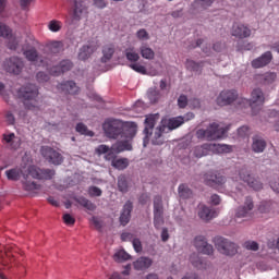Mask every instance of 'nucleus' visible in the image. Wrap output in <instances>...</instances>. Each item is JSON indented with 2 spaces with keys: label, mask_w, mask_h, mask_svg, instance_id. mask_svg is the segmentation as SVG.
Listing matches in <instances>:
<instances>
[{
  "label": "nucleus",
  "mask_w": 279,
  "mask_h": 279,
  "mask_svg": "<svg viewBox=\"0 0 279 279\" xmlns=\"http://www.w3.org/2000/svg\"><path fill=\"white\" fill-rule=\"evenodd\" d=\"M137 128L134 122H126L124 124L121 120H107L102 124V130L108 138H119L112 146V149L118 154L120 151H131L132 138L136 136Z\"/></svg>",
  "instance_id": "f257e3e1"
},
{
  "label": "nucleus",
  "mask_w": 279,
  "mask_h": 279,
  "mask_svg": "<svg viewBox=\"0 0 279 279\" xmlns=\"http://www.w3.org/2000/svg\"><path fill=\"white\" fill-rule=\"evenodd\" d=\"M218 106H230L236 101L240 108H252L253 114H256V110H260V106L265 104V94L263 89L255 88L251 93V99L239 97V93L234 89H225L217 97Z\"/></svg>",
  "instance_id": "f03ea898"
},
{
  "label": "nucleus",
  "mask_w": 279,
  "mask_h": 279,
  "mask_svg": "<svg viewBox=\"0 0 279 279\" xmlns=\"http://www.w3.org/2000/svg\"><path fill=\"white\" fill-rule=\"evenodd\" d=\"M28 174L24 177L23 181V189L24 191H27L28 193H32L33 191H39L40 185L37 184L34 181L27 180L31 175V178H34V180H52V178L56 175V170L53 169H43L38 168L37 166H31L27 169Z\"/></svg>",
  "instance_id": "7ed1b4c3"
},
{
  "label": "nucleus",
  "mask_w": 279,
  "mask_h": 279,
  "mask_svg": "<svg viewBox=\"0 0 279 279\" xmlns=\"http://www.w3.org/2000/svg\"><path fill=\"white\" fill-rule=\"evenodd\" d=\"M17 97L23 100L26 110H36L38 108V87L36 85L22 86L17 90Z\"/></svg>",
  "instance_id": "20e7f679"
},
{
  "label": "nucleus",
  "mask_w": 279,
  "mask_h": 279,
  "mask_svg": "<svg viewBox=\"0 0 279 279\" xmlns=\"http://www.w3.org/2000/svg\"><path fill=\"white\" fill-rule=\"evenodd\" d=\"M230 126L220 128L217 123H211L207 130L199 129L196 131L197 138H206V141H217L223 138L228 134Z\"/></svg>",
  "instance_id": "39448f33"
},
{
  "label": "nucleus",
  "mask_w": 279,
  "mask_h": 279,
  "mask_svg": "<svg viewBox=\"0 0 279 279\" xmlns=\"http://www.w3.org/2000/svg\"><path fill=\"white\" fill-rule=\"evenodd\" d=\"M209 151H218V154H230L232 146L226 144H203L194 148V156L196 158H204L208 156Z\"/></svg>",
  "instance_id": "423d86ee"
},
{
  "label": "nucleus",
  "mask_w": 279,
  "mask_h": 279,
  "mask_svg": "<svg viewBox=\"0 0 279 279\" xmlns=\"http://www.w3.org/2000/svg\"><path fill=\"white\" fill-rule=\"evenodd\" d=\"M213 243L215 244L218 252H220V254H225V256H234V254L238 252L234 242H231L223 236H215Z\"/></svg>",
  "instance_id": "0eeeda50"
},
{
  "label": "nucleus",
  "mask_w": 279,
  "mask_h": 279,
  "mask_svg": "<svg viewBox=\"0 0 279 279\" xmlns=\"http://www.w3.org/2000/svg\"><path fill=\"white\" fill-rule=\"evenodd\" d=\"M165 208L162 207V196L157 195L154 198V226L158 230L165 223Z\"/></svg>",
  "instance_id": "6e6552de"
},
{
  "label": "nucleus",
  "mask_w": 279,
  "mask_h": 279,
  "mask_svg": "<svg viewBox=\"0 0 279 279\" xmlns=\"http://www.w3.org/2000/svg\"><path fill=\"white\" fill-rule=\"evenodd\" d=\"M40 154L45 160H48L51 165H60L61 162H64V157H62V154H60L58 150L53 149L49 146H41Z\"/></svg>",
  "instance_id": "1a4fd4ad"
},
{
  "label": "nucleus",
  "mask_w": 279,
  "mask_h": 279,
  "mask_svg": "<svg viewBox=\"0 0 279 279\" xmlns=\"http://www.w3.org/2000/svg\"><path fill=\"white\" fill-rule=\"evenodd\" d=\"M158 119H160V114L155 113V114H149L146 116L145 119V129H144V147H147V145L149 144V136H151L154 134V128L156 126V123L158 122Z\"/></svg>",
  "instance_id": "9d476101"
},
{
  "label": "nucleus",
  "mask_w": 279,
  "mask_h": 279,
  "mask_svg": "<svg viewBox=\"0 0 279 279\" xmlns=\"http://www.w3.org/2000/svg\"><path fill=\"white\" fill-rule=\"evenodd\" d=\"M24 66L25 63H23V59L19 57H11L4 61L5 72L13 73V75H20Z\"/></svg>",
  "instance_id": "9b49d317"
},
{
  "label": "nucleus",
  "mask_w": 279,
  "mask_h": 279,
  "mask_svg": "<svg viewBox=\"0 0 279 279\" xmlns=\"http://www.w3.org/2000/svg\"><path fill=\"white\" fill-rule=\"evenodd\" d=\"M254 214V199L251 196H246L244 204L238 207L235 211L236 219H245Z\"/></svg>",
  "instance_id": "f8f14e48"
},
{
  "label": "nucleus",
  "mask_w": 279,
  "mask_h": 279,
  "mask_svg": "<svg viewBox=\"0 0 279 279\" xmlns=\"http://www.w3.org/2000/svg\"><path fill=\"white\" fill-rule=\"evenodd\" d=\"M203 180L207 186H211L213 189L226 184V177L221 175L219 172L209 171L204 174Z\"/></svg>",
  "instance_id": "ddd939ff"
},
{
  "label": "nucleus",
  "mask_w": 279,
  "mask_h": 279,
  "mask_svg": "<svg viewBox=\"0 0 279 279\" xmlns=\"http://www.w3.org/2000/svg\"><path fill=\"white\" fill-rule=\"evenodd\" d=\"M231 36L239 38V40L250 38L252 36V28L243 23L235 22L231 28Z\"/></svg>",
  "instance_id": "4468645a"
},
{
  "label": "nucleus",
  "mask_w": 279,
  "mask_h": 279,
  "mask_svg": "<svg viewBox=\"0 0 279 279\" xmlns=\"http://www.w3.org/2000/svg\"><path fill=\"white\" fill-rule=\"evenodd\" d=\"M194 247L201 254H206L207 256H210L215 252V248L211 244L206 241V236L204 235H197L194 239Z\"/></svg>",
  "instance_id": "2eb2a0df"
},
{
  "label": "nucleus",
  "mask_w": 279,
  "mask_h": 279,
  "mask_svg": "<svg viewBox=\"0 0 279 279\" xmlns=\"http://www.w3.org/2000/svg\"><path fill=\"white\" fill-rule=\"evenodd\" d=\"M0 38H7V40H10L8 45L9 49L14 50L19 46L16 38L12 34V28H10V26L5 25L3 22H0Z\"/></svg>",
  "instance_id": "dca6fc26"
},
{
  "label": "nucleus",
  "mask_w": 279,
  "mask_h": 279,
  "mask_svg": "<svg viewBox=\"0 0 279 279\" xmlns=\"http://www.w3.org/2000/svg\"><path fill=\"white\" fill-rule=\"evenodd\" d=\"M240 180L245 182L251 189L254 191H260L263 189V183L260 181L254 179L252 174L247 173V169L243 168L239 173Z\"/></svg>",
  "instance_id": "f3484780"
},
{
  "label": "nucleus",
  "mask_w": 279,
  "mask_h": 279,
  "mask_svg": "<svg viewBox=\"0 0 279 279\" xmlns=\"http://www.w3.org/2000/svg\"><path fill=\"white\" fill-rule=\"evenodd\" d=\"M71 69H73V62L69 59H64L60 61L58 65L50 69V74L54 76L62 75V73L71 71Z\"/></svg>",
  "instance_id": "a211bd4d"
},
{
  "label": "nucleus",
  "mask_w": 279,
  "mask_h": 279,
  "mask_svg": "<svg viewBox=\"0 0 279 279\" xmlns=\"http://www.w3.org/2000/svg\"><path fill=\"white\" fill-rule=\"evenodd\" d=\"M132 210H134V205L131 201H128L124 204L122 211L120 214L119 221L121 226H128V223H130V220L132 219Z\"/></svg>",
  "instance_id": "6ab92c4d"
},
{
  "label": "nucleus",
  "mask_w": 279,
  "mask_h": 279,
  "mask_svg": "<svg viewBox=\"0 0 279 279\" xmlns=\"http://www.w3.org/2000/svg\"><path fill=\"white\" fill-rule=\"evenodd\" d=\"M57 88L60 93H64L65 95H77L80 93V87H77V84L73 81L60 83Z\"/></svg>",
  "instance_id": "aec40b11"
},
{
  "label": "nucleus",
  "mask_w": 279,
  "mask_h": 279,
  "mask_svg": "<svg viewBox=\"0 0 279 279\" xmlns=\"http://www.w3.org/2000/svg\"><path fill=\"white\" fill-rule=\"evenodd\" d=\"M198 217L203 221H213L217 217V210L210 208L206 205H199L198 207Z\"/></svg>",
  "instance_id": "412c9836"
},
{
  "label": "nucleus",
  "mask_w": 279,
  "mask_h": 279,
  "mask_svg": "<svg viewBox=\"0 0 279 279\" xmlns=\"http://www.w3.org/2000/svg\"><path fill=\"white\" fill-rule=\"evenodd\" d=\"M271 60H274V54H271V51H266L260 57L252 61V66L253 69H263V66H267Z\"/></svg>",
  "instance_id": "4be33fe9"
},
{
  "label": "nucleus",
  "mask_w": 279,
  "mask_h": 279,
  "mask_svg": "<svg viewBox=\"0 0 279 279\" xmlns=\"http://www.w3.org/2000/svg\"><path fill=\"white\" fill-rule=\"evenodd\" d=\"M24 56L28 62H35V64H44L43 56L38 53V50L36 48H29L24 51Z\"/></svg>",
  "instance_id": "5701e85b"
},
{
  "label": "nucleus",
  "mask_w": 279,
  "mask_h": 279,
  "mask_svg": "<svg viewBox=\"0 0 279 279\" xmlns=\"http://www.w3.org/2000/svg\"><path fill=\"white\" fill-rule=\"evenodd\" d=\"M266 148L267 142L263 137L255 135L253 137L252 150L255 154H263V151H265Z\"/></svg>",
  "instance_id": "b1692460"
},
{
  "label": "nucleus",
  "mask_w": 279,
  "mask_h": 279,
  "mask_svg": "<svg viewBox=\"0 0 279 279\" xmlns=\"http://www.w3.org/2000/svg\"><path fill=\"white\" fill-rule=\"evenodd\" d=\"M153 263L154 260H151L149 257H140L133 263V267L136 269V271H145V269H149Z\"/></svg>",
  "instance_id": "393cba45"
},
{
  "label": "nucleus",
  "mask_w": 279,
  "mask_h": 279,
  "mask_svg": "<svg viewBox=\"0 0 279 279\" xmlns=\"http://www.w3.org/2000/svg\"><path fill=\"white\" fill-rule=\"evenodd\" d=\"M165 130H167V125L165 124H161L155 129L151 138L153 145H162V143H165V138L162 137V134H165Z\"/></svg>",
  "instance_id": "a878e982"
},
{
  "label": "nucleus",
  "mask_w": 279,
  "mask_h": 279,
  "mask_svg": "<svg viewBox=\"0 0 279 279\" xmlns=\"http://www.w3.org/2000/svg\"><path fill=\"white\" fill-rule=\"evenodd\" d=\"M97 51V46H83L78 51V60H88Z\"/></svg>",
  "instance_id": "bb28decb"
},
{
  "label": "nucleus",
  "mask_w": 279,
  "mask_h": 279,
  "mask_svg": "<svg viewBox=\"0 0 279 279\" xmlns=\"http://www.w3.org/2000/svg\"><path fill=\"white\" fill-rule=\"evenodd\" d=\"M74 202H76V204H80V206H83V208H86V210L93 211L97 208V206L93 202L84 196L75 197Z\"/></svg>",
  "instance_id": "cd10ccee"
},
{
  "label": "nucleus",
  "mask_w": 279,
  "mask_h": 279,
  "mask_svg": "<svg viewBox=\"0 0 279 279\" xmlns=\"http://www.w3.org/2000/svg\"><path fill=\"white\" fill-rule=\"evenodd\" d=\"M140 53L145 60H154V58H156V52H154V49L149 48L147 45H142L140 47Z\"/></svg>",
  "instance_id": "c85d7f7f"
},
{
  "label": "nucleus",
  "mask_w": 279,
  "mask_h": 279,
  "mask_svg": "<svg viewBox=\"0 0 279 279\" xmlns=\"http://www.w3.org/2000/svg\"><path fill=\"white\" fill-rule=\"evenodd\" d=\"M179 197L181 199H189L193 196V190L189 187L186 184L182 183L178 187Z\"/></svg>",
  "instance_id": "c756f323"
},
{
  "label": "nucleus",
  "mask_w": 279,
  "mask_h": 279,
  "mask_svg": "<svg viewBox=\"0 0 279 279\" xmlns=\"http://www.w3.org/2000/svg\"><path fill=\"white\" fill-rule=\"evenodd\" d=\"M185 66L189 71H194L195 73H202V69H204V62H195L193 60H186Z\"/></svg>",
  "instance_id": "7c9ffc66"
},
{
  "label": "nucleus",
  "mask_w": 279,
  "mask_h": 279,
  "mask_svg": "<svg viewBox=\"0 0 279 279\" xmlns=\"http://www.w3.org/2000/svg\"><path fill=\"white\" fill-rule=\"evenodd\" d=\"M111 165L114 169L123 171V169H128V167H130V160H128V158L113 159Z\"/></svg>",
  "instance_id": "2f4dec72"
},
{
  "label": "nucleus",
  "mask_w": 279,
  "mask_h": 279,
  "mask_svg": "<svg viewBox=\"0 0 279 279\" xmlns=\"http://www.w3.org/2000/svg\"><path fill=\"white\" fill-rule=\"evenodd\" d=\"M112 56H114V47L113 46H105L102 48L101 62H104V63L109 62V60H112Z\"/></svg>",
  "instance_id": "473e14b6"
},
{
  "label": "nucleus",
  "mask_w": 279,
  "mask_h": 279,
  "mask_svg": "<svg viewBox=\"0 0 279 279\" xmlns=\"http://www.w3.org/2000/svg\"><path fill=\"white\" fill-rule=\"evenodd\" d=\"M184 124V119L182 117H177V118H171L168 121V125L166 128H168V130H178V128H180V125Z\"/></svg>",
  "instance_id": "72a5a7b5"
},
{
  "label": "nucleus",
  "mask_w": 279,
  "mask_h": 279,
  "mask_svg": "<svg viewBox=\"0 0 279 279\" xmlns=\"http://www.w3.org/2000/svg\"><path fill=\"white\" fill-rule=\"evenodd\" d=\"M129 190L130 185L128 183V178H125V175H120L118 178V191H120V193H128Z\"/></svg>",
  "instance_id": "f704fd0d"
},
{
  "label": "nucleus",
  "mask_w": 279,
  "mask_h": 279,
  "mask_svg": "<svg viewBox=\"0 0 279 279\" xmlns=\"http://www.w3.org/2000/svg\"><path fill=\"white\" fill-rule=\"evenodd\" d=\"M190 263H192L193 267H196V269H206V267L204 266V262L202 260V258H199V255H197V253H193L190 256Z\"/></svg>",
  "instance_id": "c9c22d12"
},
{
  "label": "nucleus",
  "mask_w": 279,
  "mask_h": 279,
  "mask_svg": "<svg viewBox=\"0 0 279 279\" xmlns=\"http://www.w3.org/2000/svg\"><path fill=\"white\" fill-rule=\"evenodd\" d=\"M49 51L50 53H61V51H64V44L62 41H51L49 45Z\"/></svg>",
  "instance_id": "e433bc0d"
},
{
  "label": "nucleus",
  "mask_w": 279,
  "mask_h": 279,
  "mask_svg": "<svg viewBox=\"0 0 279 279\" xmlns=\"http://www.w3.org/2000/svg\"><path fill=\"white\" fill-rule=\"evenodd\" d=\"M130 258H132V256L130 254H128V252H125L123 250L118 251L113 255V260H116V263H123L124 260H130Z\"/></svg>",
  "instance_id": "4c0bfd02"
},
{
  "label": "nucleus",
  "mask_w": 279,
  "mask_h": 279,
  "mask_svg": "<svg viewBox=\"0 0 279 279\" xmlns=\"http://www.w3.org/2000/svg\"><path fill=\"white\" fill-rule=\"evenodd\" d=\"M76 132H78V134H83L84 136H95V133L90 130H88V126H86V124L84 123H77L76 124Z\"/></svg>",
  "instance_id": "58836bf2"
},
{
  "label": "nucleus",
  "mask_w": 279,
  "mask_h": 279,
  "mask_svg": "<svg viewBox=\"0 0 279 279\" xmlns=\"http://www.w3.org/2000/svg\"><path fill=\"white\" fill-rule=\"evenodd\" d=\"M278 80V75L275 72H267L263 75V84L269 86V84H274Z\"/></svg>",
  "instance_id": "ea45409f"
},
{
  "label": "nucleus",
  "mask_w": 279,
  "mask_h": 279,
  "mask_svg": "<svg viewBox=\"0 0 279 279\" xmlns=\"http://www.w3.org/2000/svg\"><path fill=\"white\" fill-rule=\"evenodd\" d=\"M147 97L150 101V104H157V101L160 99V90L156 88H150L147 92Z\"/></svg>",
  "instance_id": "a19ab883"
},
{
  "label": "nucleus",
  "mask_w": 279,
  "mask_h": 279,
  "mask_svg": "<svg viewBox=\"0 0 279 279\" xmlns=\"http://www.w3.org/2000/svg\"><path fill=\"white\" fill-rule=\"evenodd\" d=\"M125 56L129 62H138V60H141V56H138V53L134 51V48L126 49Z\"/></svg>",
  "instance_id": "79ce46f5"
},
{
  "label": "nucleus",
  "mask_w": 279,
  "mask_h": 279,
  "mask_svg": "<svg viewBox=\"0 0 279 279\" xmlns=\"http://www.w3.org/2000/svg\"><path fill=\"white\" fill-rule=\"evenodd\" d=\"M5 175L8 180H13L14 182H16V180L21 178V171H19V169L7 170Z\"/></svg>",
  "instance_id": "37998d69"
},
{
  "label": "nucleus",
  "mask_w": 279,
  "mask_h": 279,
  "mask_svg": "<svg viewBox=\"0 0 279 279\" xmlns=\"http://www.w3.org/2000/svg\"><path fill=\"white\" fill-rule=\"evenodd\" d=\"M269 119H275V121L269 120V123H275L274 128L276 132H279V112L276 110H271L269 113Z\"/></svg>",
  "instance_id": "c03bdc74"
},
{
  "label": "nucleus",
  "mask_w": 279,
  "mask_h": 279,
  "mask_svg": "<svg viewBox=\"0 0 279 279\" xmlns=\"http://www.w3.org/2000/svg\"><path fill=\"white\" fill-rule=\"evenodd\" d=\"M48 29H50V32H60V29H62V22L58 20L50 21L48 24Z\"/></svg>",
  "instance_id": "a18cd8bd"
},
{
  "label": "nucleus",
  "mask_w": 279,
  "mask_h": 279,
  "mask_svg": "<svg viewBox=\"0 0 279 279\" xmlns=\"http://www.w3.org/2000/svg\"><path fill=\"white\" fill-rule=\"evenodd\" d=\"M130 69L136 73H141V75H147V69L144 65H141V63H131Z\"/></svg>",
  "instance_id": "49530a36"
},
{
  "label": "nucleus",
  "mask_w": 279,
  "mask_h": 279,
  "mask_svg": "<svg viewBox=\"0 0 279 279\" xmlns=\"http://www.w3.org/2000/svg\"><path fill=\"white\" fill-rule=\"evenodd\" d=\"M132 245L136 254H141V252H143V242H141V239L135 238L132 242Z\"/></svg>",
  "instance_id": "de8ad7c7"
},
{
  "label": "nucleus",
  "mask_w": 279,
  "mask_h": 279,
  "mask_svg": "<svg viewBox=\"0 0 279 279\" xmlns=\"http://www.w3.org/2000/svg\"><path fill=\"white\" fill-rule=\"evenodd\" d=\"M135 239H136V235L131 232H123L121 234V241H124V242L129 241V242L133 243Z\"/></svg>",
  "instance_id": "09e8293b"
},
{
  "label": "nucleus",
  "mask_w": 279,
  "mask_h": 279,
  "mask_svg": "<svg viewBox=\"0 0 279 279\" xmlns=\"http://www.w3.org/2000/svg\"><path fill=\"white\" fill-rule=\"evenodd\" d=\"M238 136H240L241 138L250 136V128L244 125L238 129Z\"/></svg>",
  "instance_id": "8fccbe9b"
},
{
  "label": "nucleus",
  "mask_w": 279,
  "mask_h": 279,
  "mask_svg": "<svg viewBox=\"0 0 279 279\" xmlns=\"http://www.w3.org/2000/svg\"><path fill=\"white\" fill-rule=\"evenodd\" d=\"M101 189L97 186H90L88 190V194L90 195V197H101Z\"/></svg>",
  "instance_id": "3c124183"
},
{
  "label": "nucleus",
  "mask_w": 279,
  "mask_h": 279,
  "mask_svg": "<svg viewBox=\"0 0 279 279\" xmlns=\"http://www.w3.org/2000/svg\"><path fill=\"white\" fill-rule=\"evenodd\" d=\"M136 36L138 40H149V33L145 28L137 31Z\"/></svg>",
  "instance_id": "603ef678"
},
{
  "label": "nucleus",
  "mask_w": 279,
  "mask_h": 279,
  "mask_svg": "<svg viewBox=\"0 0 279 279\" xmlns=\"http://www.w3.org/2000/svg\"><path fill=\"white\" fill-rule=\"evenodd\" d=\"M215 0H196L195 2H194V5H195V8L197 7V4L198 5H202V8H210V5H213V2H214Z\"/></svg>",
  "instance_id": "864d4df0"
},
{
  "label": "nucleus",
  "mask_w": 279,
  "mask_h": 279,
  "mask_svg": "<svg viewBox=\"0 0 279 279\" xmlns=\"http://www.w3.org/2000/svg\"><path fill=\"white\" fill-rule=\"evenodd\" d=\"M244 247L246 250H251L252 252H258V244L254 241H247L244 243Z\"/></svg>",
  "instance_id": "5fc2aeb1"
},
{
  "label": "nucleus",
  "mask_w": 279,
  "mask_h": 279,
  "mask_svg": "<svg viewBox=\"0 0 279 279\" xmlns=\"http://www.w3.org/2000/svg\"><path fill=\"white\" fill-rule=\"evenodd\" d=\"M63 221L65 226H75V218L71 214H64Z\"/></svg>",
  "instance_id": "6e6d98bb"
},
{
  "label": "nucleus",
  "mask_w": 279,
  "mask_h": 279,
  "mask_svg": "<svg viewBox=\"0 0 279 279\" xmlns=\"http://www.w3.org/2000/svg\"><path fill=\"white\" fill-rule=\"evenodd\" d=\"M178 106L179 108H186V106H189V98L186 97V95H181L178 98Z\"/></svg>",
  "instance_id": "4d7b16f0"
},
{
  "label": "nucleus",
  "mask_w": 279,
  "mask_h": 279,
  "mask_svg": "<svg viewBox=\"0 0 279 279\" xmlns=\"http://www.w3.org/2000/svg\"><path fill=\"white\" fill-rule=\"evenodd\" d=\"M270 189L275 193H279V177H274V180H270Z\"/></svg>",
  "instance_id": "13d9d810"
},
{
  "label": "nucleus",
  "mask_w": 279,
  "mask_h": 279,
  "mask_svg": "<svg viewBox=\"0 0 279 279\" xmlns=\"http://www.w3.org/2000/svg\"><path fill=\"white\" fill-rule=\"evenodd\" d=\"M37 82H49V74L45 73V72H38L37 75Z\"/></svg>",
  "instance_id": "bf43d9fd"
},
{
  "label": "nucleus",
  "mask_w": 279,
  "mask_h": 279,
  "mask_svg": "<svg viewBox=\"0 0 279 279\" xmlns=\"http://www.w3.org/2000/svg\"><path fill=\"white\" fill-rule=\"evenodd\" d=\"M108 151H110V147H108L107 145H99L96 148V154H98L99 156H101V154H108Z\"/></svg>",
  "instance_id": "052dcab7"
},
{
  "label": "nucleus",
  "mask_w": 279,
  "mask_h": 279,
  "mask_svg": "<svg viewBox=\"0 0 279 279\" xmlns=\"http://www.w3.org/2000/svg\"><path fill=\"white\" fill-rule=\"evenodd\" d=\"M210 204H213V206H219L221 204V197L217 194H213L210 197Z\"/></svg>",
  "instance_id": "680f3d73"
},
{
  "label": "nucleus",
  "mask_w": 279,
  "mask_h": 279,
  "mask_svg": "<svg viewBox=\"0 0 279 279\" xmlns=\"http://www.w3.org/2000/svg\"><path fill=\"white\" fill-rule=\"evenodd\" d=\"M90 222L96 228V230H101L102 226H101V222L99 221V218L93 216L90 219Z\"/></svg>",
  "instance_id": "e2e57ef3"
},
{
  "label": "nucleus",
  "mask_w": 279,
  "mask_h": 279,
  "mask_svg": "<svg viewBox=\"0 0 279 279\" xmlns=\"http://www.w3.org/2000/svg\"><path fill=\"white\" fill-rule=\"evenodd\" d=\"M5 119H7V123H9V125H14L15 123V118L14 114H12V112L8 111L5 114Z\"/></svg>",
  "instance_id": "0e129e2a"
},
{
  "label": "nucleus",
  "mask_w": 279,
  "mask_h": 279,
  "mask_svg": "<svg viewBox=\"0 0 279 279\" xmlns=\"http://www.w3.org/2000/svg\"><path fill=\"white\" fill-rule=\"evenodd\" d=\"M161 240L163 241V243H166V241H169V230L167 228H163L161 231Z\"/></svg>",
  "instance_id": "69168bd1"
},
{
  "label": "nucleus",
  "mask_w": 279,
  "mask_h": 279,
  "mask_svg": "<svg viewBox=\"0 0 279 279\" xmlns=\"http://www.w3.org/2000/svg\"><path fill=\"white\" fill-rule=\"evenodd\" d=\"M94 5L102 10V8H106V0H94Z\"/></svg>",
  "instance_id": "338daca9"
},
{
  "label": "nucleus",
  "mask_w": 279,
  "mask_h": 279,
  "mask_svg": "<svg viewBox=\"0 0 279 279\" xmlns=\"http://www.w3.org/2000/svg\"><path fill=\"white\" fill-rule=\"evenodd\" d=\"M3 141L5 142V143H10L11 141H14V133H10V134H8V135H3Z\"/></svg>",
  "instance_id": "774afa93"
}]
</instances>
